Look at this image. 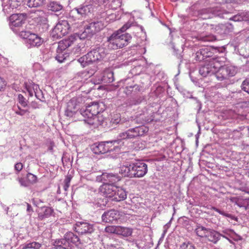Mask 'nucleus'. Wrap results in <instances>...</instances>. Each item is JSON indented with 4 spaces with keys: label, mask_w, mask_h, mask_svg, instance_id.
Masks as SVG:
<instances>
[{
    "label": "nucleus",
    "mask_w": 249,
    "mask_h": 249,
    "mask_svg": "<svg viewBox=\"0 0 249 249\" xmlns=\"http://www.w3.org/2000/svg\"><path fill=\"white\" fill-rule=\"evenodd\" d=\"M106 55L105 49L99 47L92 49L87 54L79 58L78 61L85 67L92 63L101 61Z\"/></svg>",
    "instance_id": "nucleus-1"
},
{
    "label": "nucleus",
    "mask_w": 249,
    "mask_h": 249,
    "mask_svg": "<svg viewBox=\"0 0 249 249\" xmlns=\"http://www.w3.org/2000/svg\"><path fill=\"white\" fill-rule=\"evenodd\" d=\"M132 39L129 34H121L118 32H114L108 38V46L112 49L116 50L126 46Z\"/></svg>",
    "instance_id": "nucleus-2"
},
{
    "label": "nucleus",
    "mask_w": 249,
    "mask_h": 249,
    "mask_svg": "<svg viewBox=\"0 0 249 249\" xmlns=\"http://www.w3.org/2000/svg\"><path fill=\"white\" fill-rule=\"evenodd\" d=\"M99 103H95L87 107L85 110L82 111L81 114L85 118L84 121L88 124L92 125L95 124V119L96 115L102 112V109L99 108Z\"/></svg>",
    "instance_id": "nucleus-3"
},
{
    "label": "nucleus",
    "mask_w": 249,
    "mask_h": 249,
    "mask_svg": "<svg viewBox=\"0 0 249 249\" xmlns=\"http://www.w3.org/2000/svg\"><path fill=\"white\" fill-rule=\"evenodd\" d=\"M80 243V239L73 232L66 233L63 238L58 240L57 246L63 249H71L74 246H78Z\"/></svg>",
    "instance_id": "nucleus-4"
},
{
    "label": "nucleus",
    "mask_w": 249,
    "mask_h": 249,
    "mask_svg": "<svg viewBox=\"0 0 249 249\" xmlns=\"http://www.w3.org/2000/svg\"><path fill=\"white\" fill-rule=\"evenodd\" d=\"M220 65V61L218 58H212L207 60L199 69V73L204 77L209 74H213L216 69Z\"/></svg>",
    "instance_id": "nucleus-5"
},
{
    "label": "nucleus",
    "mask_w": 249,
    "mask_h": 249,
    "mask_svg": "<svg viewBox=\"0 0 249 249\" xmlns=\"http://www.w3.org/2000/svg\"><path fill=\"white\" fill-rule=\"evenodd\" d=\"M236 73L235 69L231 66L224 65L222 66L220 62V65L216 69L214 74L218 80L223 81L227 79L230 77L234 76Z\"/></svg>",
    "instance_id": "nucleus-6"
},
{
    "label": "nucleus",
    "mask_w": 249,
    "mask_h": 249,
    "mask_svg": "<svg viewBox=\"0 0 249 249\" xmlns=\"http://www.w3.org/2000/svg\"><path fill=\"white\" fill-rule=\"evenodd\" d=\"M70 28L67 20H59L52 31V36L54 38H61L68 33Z\"/></svg>",
    "instance_id": "nucleus-7"
},
{
    "label": "nucleus",
    "mask_w": 249,
    "mask_h": 249,
    "mask_svg": "<svg viewBox=\"0 0 249 249\" xmlns=\"http://www.w3.org/2000/svg\"><path fill=\"white\" fill-rule=\"evenodd\" d=\"M19 36L22 38L26 39L27 43L32 47H38L43 43V40L40 36L30 31H21Z\"/></svg>",
    "instance_id": "nucleus-8"
},
{
    "label": "nucleus",
    "mask_w": 249,
    "mask_h": 249,
    "mask_svg": "<svg viewBox=\"0 0 249 249\" xmlns=\"http://www.w3.org/2000/svg\"><path fill=\"white\" fill-rule=\"evenodd\" d=\"M112 142H96L91 145V149L95 154H104L112 150Z\"/></svg>",
    "instance_id": "nucleus-9"
},
{
    "label": "nucleus",
    "mask_w": 249,
    "mask_h": 249,
    "mask_svg": "<svg viewBox=\"0 0 249 249\" xmlns=\"http://www.w3.org/2000/svg\"><path fill=\"white\" fill-rule=\"evenodd\" d=\"M27 18V15L25 13L12 14L9 17V24L11 28L13 29V27L22 26Z\"/></svg>",
    "instance_id": "nucleus-10"
},
{
    "label": "nucleus",
    "mask_w": 249,
    "mask_h": 249,
    "mask_svg": "<svg viewBox=\"0 0 249 249\" xmlns=\"http://www.w3.org/2000/svg\"><path fill=\"white\" fill-rule=\"evenodd\" d=\"M114 80V78L113 71L109 68H106L103 71L100 77L98 79L93 80V82L95 84H100L102 82L110 83Z\"/></svg>",
    "instance_id": "nucleus-11"
},
{
    "label": "nucleus",
    "mask_w": 249,
    "mask_h": 249,
    "mask_svg": "<svg viewBox=\"0 0 249 249\" xmlns=\"http://www.w3.org/2000/svg\"><path fill=\"white\" fill-rule=\"evenodd\" d=\"M75 231L81 234H91L94 231L93 224L87 222H77L75 226Z\"/></svg>",
    "instance_id": "nucleus-12"
},
{
    "label": "nucleus",
    "mask_w": 249,
    "mask_h": 249,
    "mask_svg": "<svg viewBox=\"0 0 249 249\" xmlns=\"http://www.w3.org/2000/svg\"><path fill=\"white\" fill-rule=\"evenodd\" d=\"M78 38V35H73L67 39L61 40L58 42L57 51H65L68 47L73 44Z\"/></svg>",
    "instance_id": "nucleus-13"
},
{
    "label": "nucleus",
    "mask_w": 249,
    "mask_h": 249,
    "mask_svg": "<svg viewBox=\"0 0 249 249\" xmlns=\"http://www.w3.org/2000/svg\"><path fill=\"white\" fill-rule=\"evenodd\" d=\"M117 190V186L104 183L100 187V192L104 196L112 198L115 194V190Z\"/></svg>",
    "instance_id": "nucleus-14"
},
{
    "label": "nucleus",
    "mask_w": 249,
    "mask_h": 249,
    "mask_svg": "<svg viewBox=\"0 0 249 249\" xmlns=\"http://www.w3.org/2000/svg\"><path fill=\"white\" fill-rule=\"evenodd\" d=\"M147 165L143 162L134 163V178H141L147 173Z\"/></svg>",
    "instance_id": "nucleus-15"
},
{
    "label": "nucleus",
    "mask_w": 249,
    "mask_h": 249,
    "mask_svg": "<svg viewBox=\"0 0 249 249\" xmlns=\"http://www.w3.org/2000/svg\"><path fill=\"white\" fill-rule=\"evenodd\" d=\"M104 24L102 21L91 22L87 26L84 33L89 34V36H90L99 32L104 28Z\"/></svg>",
    "instance_id": "nucleus-16"
},
{
    "label": "nucleus",
    "mask_w": 249,
    "mask_h": 249,
    "mask_svg": "<svg viewBox=\"0 0 249 249\" xmlns=\"http://www.w3.org/2000/svg\"><path fill=\"white\" fill-rule=\"evenodd\" d=\"M119 218V213L115 210H110L105 212L102 216V221L106 223H112Z\"/></svg>",
    "instance_id": "nucleus-17"
},
{
    "label": "nucleus",
    "mask_w": 249,
    "mask_h": 249,
    "mask_svg": "<svg viewBox=\"0 0 249 249\" xmlns=\"http://www.w3.org/2000/svg\"><path fill=\"white\" fill-rule=\"evenodd\" d=\"M101 180L104 183L113 185L120 180V177L117 174L104 173L100 177Z\"/></svg>",
    "instance_id": "nucleus-18"
},
{
    "label": "nucleus",
    "mask_w": 249,
    "mask_h": 249,
    "mask_svg": "<svg viewBox=\"0 0 249 249\" xmlns=\"http://www.w3.org/2000/svg\"><path fill=\"white\" fill-rule=\"evenodd\" d=\"M119 172L124 177L134 178V163L123 165L120 167Z\"/></svg>",
    "instance_id": "nucleus-19"
},
{
    "label": "nucleus",
    "mask_w": 249,
    "mask_h": 249,
    "mask_svg": "<svg viewBox=\"0 0 249 249\" xmlns=\"http://www.w3.org/2000/svg\"><path fill=\"white\" fill-rule=\"evenodd\" d=\"M147 131L148 129L144 126L136 127L127 130L129 139L142 136Z\"/></svg>",
    "instance_id": "nucleus-20"
},
{
    "label": "nucleus",
    "mask_w": 249,
    "mask_h": 249,
    "mask_svg": "<svg viewBox=\"0 0 249 249\" xmlns=\"http://www.w3.org/2000/svg\"><path fill=\"white\" fill-rule=\"evenodd\" d=\"M54 213L53 209L51 207H42L38 213V219L39 220H43L48 218L53 215Z\"/></svg>",
    "instance_id": "nucleus-21"
},
{
    "label": "nucleus",
    "mask_w": 249,
    "mask_h": 249,
    "mask_svg": "<svg viewBox=\"0 0 249 249\" xmlns=\"http://www.w3.org/2000/svg\"><path fill=\"white\" fill-rule=\"evenodd\" d=\"M216 32L220 35L227 34L231 32L233 27L231 23H227L225 24H218L215 26Z\"/></svg>",
    "instance_id": "nucleus-22"
},
{
    "label": "nucleus",
    "mask_w": 249,
    "mask_h": 249,
    "mask_svg": "<svg viewBox=\"0 0 249 249\" xmlns=\"http://www.w3.org/2000/svg\"><path fill=\"white\" fill-rule=\"evenodd\" d=\"M221 234L218 232L208 229L206 233L205 238L209 241L216 243L220 239Z\"/></svg>",
    "instance_id": "nucleus-23"
},
{
    "label": "nucleus",
    "mask_w": 249,
    "mask_h": 249,
    "mask_svg": "<svg viewBox=\"0 0 249 249\" xmlns=\"http://www.w3.org/2000/svg\"><path fill=\"white\" fill-rule=\"evenodd\" d=\"M126 198V193L124 190L121 187H117L115 190V194L112 197V200L115 201H120Z\"/></svg>",
    "instance_id": "nucleus-24"
},
{
    "label": "nucleus",
    "mask_w": 249,
    "mask_h": 249,
    "mask_svg": "<svg viewBox=\"0 0 249 249\" xmlns=\"http://www.w3.org/2000/svg\"><path fill=\"white\" fill-rule=\"evenodd\" d=\"M133 230L131 228L117 226L116 234L122 235L124 237H128L131 235Z\"/></svg>",
    "instance_id": "nucleus-25"
},
{
    "label": "nucleus",
    "mask_w": 249,
    "mask_h": 249,
    "mask_svg": "<svg viewBox=\"0 0 249 249\" xmlns=\"http://www.w3.org/2000/svg\"><path fill=\"white\" fill-rule=\"evenodd\" d=\"M91 5H87L77 9L76 11L78 14L81 17H85L91 12Z\"/></svg>",
    "instance_id": "nucleus-26"
},
{
    "label": "nucleus",
    "mask_w": 249,
    "mask_h": 249,
    "mask_svg": "<svg viewBox=\"0 0 249 249\" xmlns=\"http://www.w3.org/2000/svg\"><path fill=\"white\" fill-rule=\"evenodd\" d=\"M63 6L61 4L55 1L51 2L48 5L49 10L57 12L62 9Z\"/></svg>",
    "instance_id": "nucleus-27"
},
{
    "label": "nucleus",
    "mask_w": 249,
    "mask_h": 249,
    "mask_svg": "<svg viewBox=\"0 0 249 249\" xmlns=\"http://www.w3.org/2000/svg\"><path fill=\"white\" fill-rule=\"evenodd\" d=\"M57 54L55 57L56 59L59 62H63L67 57L69 56V54L65 51H57Z\"/></svg>",
    "instance_id": "nucleus-28"
},
{
    "label": "nucleus",
    "mask_w": 249,
    "mask_h": 249,
    "mask_svg": "<svg viewBox=\"0 0 249 249\" xmlns=\"http://www.w3.org/2000/svg\"><path fill=\"white\" fill-rule=\"evenodd\" d=\"M45 0H28L27 5L30 7H38L42 6Z\"/></svg>",
    "instance_id": "nucleus-29"
},
{
    "label": "nucleus",
    "mask_w": 249,
    "mask_h": 249,
    "mask_svg": "<svg viewBox=\"0 0 249 249\" xmlns=\"http://www.w3.org/2000/svg\"><path fill=\"white\" fill-rule=\"evenodd\" d=\"M200 54H202L204 60L208 57H212L213 53L211 51L210 49L208 47H205L201 49Z\"/></svg>",
    "instance_id": "nucleus-30"
},
{
    "label": "nucleus",
    "mask_w": 249,
    "mask_h": 249,
    "mask_svg": "<svg viewBox=\"0 0 249 249\" xmlns=\"http://www.w3.org/2000/svg\"><path fill=\"white\" fill-rule=\"evenodd\" d=\"M208 229H206L203 227H198L196 230V234L201 237L205 238L206 233Z\"/></svg>",
    "instance_id": "nucleus-31"
},
{
    "label": "nucleus",
    "mask_w": 249,
    "mask_h": 249,
    "mask_svg": "<svg viewBox=\"0 0 249 249\" xmlns=\"http://www.w3.org/2000/svg\"><path fill=\"white\" fill-rule=\"evenodd\" d=\"M22 1L20 0H9L8 5L12 9H16L21 4Z\"/></svg>",
    "instance_id": "nucleus-32"
},
{
    "label": "nucleus",
    "mask_w": 249,
    "mask_h": 249,
    "mask_svg": "<svg viewBox=\"0 0 249 249\" xmlns=\"http://www.w3.org/2000/svg\"><path fill=\"white\" fill-rule=\"evenodd\" d=\"M26 178L28 181L30 183L35 184L37 181V177L32 173H28L27 174Z\"/></svg>",
    "instance_id": "nucleus-33"
},
{
    "label": "nucleus",
    "mask_w": 249,
    "mask_h": 249,
    "mask_svg": "<svg viewBox=\"0 0 249 249\" xmlns=\"http://www.w3.org/2000/svg\"><path fill=\"white\" fill-rule=\"evenodd\" d=\"M241 89L249 94V79H246L242 83Z\"/></svg>",
    "instance_id": "nucleus-34"
},
{
    "label": "nucleus",
    "mask_w": 249,
    "mask_h": 249,
    "mask_svg": "<svg viewBox=\"0 0 249 249\" xmlns=\"http://www.w3.org/2000/svg\"><path fill=\"white\" fill-rule=\"evenodd\" d=\"M117 226H108L106 227L105 231L106 232L116 234Z\"/></svg>",
    "instance_id": "nucleus-35"
},
{
    "label": "nucleus",
    "mask_w": 249,
    "mask_h": 249,
    "mask_svg": "<svg viewBox=\"0 0 249 249\" xmlns=\"http://www.w3.org/2000/svg\"><path fill=\"white\" fill-rule=\"evenodd\" d=\"M71 178L70 176H66L64 179V185L63 188L65 191H67L70 186V182L71 181Z\"/></svg>",
    "instance_id": "nucleus-36"
},
{
    "label": "nucleus",
    "mask_w": 249,
    "mask_h": 249,
    "mask_svg": "<svg viewBox=\"0 0 249 249\" xmlns=\"http://www.w3.org/2000/svg\"><path fill=\"white\" fill-rule=\"evenodd\" d=\"M179 249H195V248L192 243L184 242L180 245Z\"/></svg>",
    "instance_id": "nucleus-37"
},
{
    "label": "nucleus",
    "mask_w": 249,
    "mask_h": 249,
    "mask_svg": "<svg viewBox=\"0 0 249 249\" xmlns=\"http://www.w3.org/2000/svg\"><path fill=\"white\" fill-rule=\"evenodd\" d=\"M18 101L19 103L23 107H25L27 106V104L26 102V99L21 94H19L18 95Z\"/></svg>",
    "instance_id": "nucleus-38"
},
{
    "label": "nucleus",
    "mask_w": 249,
    "mask_h": 249,
    "mask_svg": "<svg viewBox=\"0 0 249 249\" xmlns=\"http://www.w3.org/2000/svg\"><path fill=\"white\" fill-rule=\"evenodd\" d=\"M75 103L73 101H70L68 103L67 105V110L71 112H72L75 110Z\"/></svg>",
    "instance_id": "nucleus-39"
},
{
    "label": "nucleus",
    "mask_w": 249,
    "mask_h": 249,
    "mask_svg": "<svg viewBox=\"0 0 249 249\" xmlns=\"http://www.w3.org/2000/svg\"><path fill=\"white\" fill-rule=\"evenodd\" d=\"M201 39L203 41L212 42L216 40L215 36L213 35H209L205 36H202Z\"/></svg>",
    "instance_id": "nucleus-40"
},
{
    "label": "nucleus",
    "mask_w": 249,
    "mask_h": 249,
    "mask_svg": "<svg viewBox=\"0 0 249 249\" xmlns=\"http://www.w3.org/2000/svg\"><path fill=\"white\" fill-rule=\"evenodd\" d=\"M121 120V117L120 114H115L111 119V122L112 124H117Z\"/></svg>",
    "instance_id": "nucleus-41"
},
{
    "label": "nucleus",
    "mask_w": 249,
    "mask_h": 249,
    "mask_svg": "<svg viewBox=\"0 0 249 249\" xmlns=\"http://www.w3.org/2000/svg\"><path fill=\"white\" fill-rule=\"evenodd\" d=\"M211 209L215 211V212L218 213H220V214H221L223 216H225L227 217H230V218L231 217V214H229V213H226L223 211H222L214 207H212Z\"/></svg>",
    "instance_id": "nucleus-42"
},
{
    "label": "nucleus",
    "mask_w": 249,
    "mask_h": 249,
    "mask_svg": "<svg viewBox=\"0 0 249 249\" xmlns=\"http://www.w3.org/2000/svg\"><path fill=\"white\" fill-rule=\"evenodd\" d=\"M23 167V165L21 162H17L15 164L14 168L15 170L18 172L19 173L21 171Z\"/></svg>",
    "instance_id": "nucleus-43"
},
{
    "label": "nucleus",
    "mask_w": 249,
    "mask_h": 249,
    "mask_svg": "<svg viewBox=\"0 0 249 249\" xmlns=\"http://www.w3.org/2000/svg\"><path fill=\"white\" fill-rule=\"evenodd\" d=\"M6 85V82L2 78L0 77V91L4 89Z\"/></svg>",
    "instance_id": "nucleus-44"
},
{
    "label": "nucleus",
    "mask_w": 249,
    "mask_h": 249,
    "mask_svg": "<svg viewBox=\"0 0 249 249\" xmlns=\"http://www.w3.org/2000/svg\"><path fill=\"white\" fill-rule=\"evenodd\" d=\"M200 52H201V49H199L196 53V60L199 61H201L204 60L202 54H200Z\"/></svg>",
    "instance_id": "nucleus-45"
},
{
    "label": "nucleus",
    "mask_w": 249,
    "mask_h": 249,
    "mask_svg": "<svg viewBox=\"0 0 249 249\" xmlns=\"http://www.w3.org/2000/svg\"><path fill=\"white\" fill-rule=\"evenodd\" d=\"M32 249H39L41 247V244L37 242H31Z\"/></svg>",
    "instance_id": "nucleus-46"
},
{
    "label": "nucleus",
    "mask_w": 249,
    "mask_h": 249,
    "mask_svg": "<svg viewBox=\"0 0 249 249\" xmlns=\"http://www.w3.org/2000/svg\"><path fill=\"white\" fill-rule=\"evenodd\" d=\"M19 110L16 111V113L18 115L23 116L27 112H28L27 110L21 109L19 107H18Z\"/></svg>",
    "instance_id": "nucleus-47"
},
{
    "label": "nucleus",
    "mask_w": 249,
    "mask_h": 249,
    "mask_svg": "<svg viewBox=\"0 0 249 249\" xmlns=\"http://www.w3.org/2000/svg\"><path fill=\"white\" fill-rule=\"evenodd\" d=\"M120 137L123 139H129L128 131H126L120 134Z\"/></svg>",
    "instance_id": "nucleus-48"
},
{
    "label": "nucleus",
    "mask_w": 249,
    "mask_h": 249,
    "mask_svg": "<svg viewBox=\"0 0 249 249\" xmlns=\"http://www.w3.org/2000/svg\"><path fill=\"white\" fill-rule=\"evenodd\" d=\"M27 204V212L28 213L29 215H31L32 213L34 212L33 209L31 205L28 203H26Z\"/></svg>",
    "instance_id": "nucleus-49"
},
{
    "label": "nucleus",
    "mask_w": 249,
    "mask_h": 249,
    "mask_svg": "<svg viewBox=\"0 0 249 249\" xmlns=\"http://www.w3.org/2000/svg\"><path fill=\"white\" fill-rule=\"evenodd\" d=\"M242 18L240 16L236 15L233 16L232 18H231L230 19L233 20L234 21H240L241 20Z\"/></svg>",
    "instance_id": "nucleus-50"
},
{
    "label": "nucleus",
    "mask_w": 249,
    "mask_h": 249,
    "mask_svg": "<svg viewBox=\"0 0 249 249\" xmlns=\"http://www.w3.org/2000/svg\"><path fill=\"white\" fill-rule=\"evenodd\" d=\"M31 242L23 245L22 249H32Z\"/></svg>",
    "instance_id": "nucleus-51"
},
{
    "label": "nucleus",
    "mask_w": 249,
    "mask_h": 249,
    "mask_svg": "<svg viewBox=\"0 0 249 249\" xmlns=\"http://www.w3.org/2000/svg\"><path fill=\"white\" fill-rule=\"evenodd\" d=\"M126 31V30L124 28V27L123 26L116 32H118L119 33H121V34H127V33H125Z\"/></svg>",
    "instance_id": "nucleus-52"
},
{
    "label": "nucleus",
    "mask_w": 249,
    "mask_h": 249,
    "mask_svg": "<svg viewBox=\"0 0 249 249\" xmlns=\"http://www.w3.org/2000/svg\"><path fill=\"white\" fill-rule=\"evenodd\" d=\"M130 24L129 23H126L124 25L123 27L125 29V30H127L130 27Z\"/></svg>",
    "instance_id": "nucleus-53"
},
{
    "label": "nucleus",
    "mask_w": 249,
    "mask_h": 249,
    "mask_svg": "<svg viewBox=\"0 0 249 249\" xmlns=\"http://www.w3.org/2000/svg\"><path fill=\"white\" fill-rule=\"evenodd\" d=\"M95 71H96V69H95L94 70H92L90 71H87V73H88L89 74V76H90V75H92L93 73H94Z\"/></svg>",
    "instance_id": "nucleus-54"
},
{
    "label": "nucleus",
    "mask_w": 249,
    "mask_h": 249,
    "mask_svg": "<svg viewBox=\"0 0 249 249\" xmlns=\"http://www.w3.org/2000/svg\"><path fill=\"white\" fill-rule=\"evenodd\" d=\"M141 102H142V99H138V100H136V102H135V103H134V105L139 104L141 103Z\"/></svg>",
    "instance_id": "nucleus-55"
},
{
    "label": "nucleus",
    "mask_w": 249,
    "mask_h": 249,
    "mask_svg": "<svg viewBox=\"0 0 249 249\" xmlns=\"http://www.w3.org/2000/svg\"><path fill=\"white\" fill-rule=\"evenodd\" d=\"M237 198L236 197H231L230 198V200L231 201H232V202H235V203H237Z\"/></svg>",
    "instance_id": "nucleus-56"
},
{
    "label": "nucleus",
    "mask_w": 249,
    "mask_h": 249,
    "mask_svg": "<svg viewBox=\"0 0 249 249\" xmlns=\"http://www.w3.org/2000/svg\"><path fill=\"white\" fill-rule=\"evenodd\" d=\"M210 18V16H208V17H207V18ZM205 18V19H206V18Z\"/></svg>",
    "instance_id": "nucleus-57"
},
{
    "label": "nucleus",
    "mask_w": 249,
    "mask_h": 249,
    "mask_svg": "<svg viewBox=\"0 0 249 249\" xmlns=\"http://www.w3.org/2000/svg\"><path fill=\"white\" fill-rule=\"evenodd\" d=\"M52 149H53V147H51L50 148V150H52Z\"/></svg>",
    "instance_id": "nucleus-58"
},
{
    "label": "nucleus",
    "mask_w": 249,
    "mask_h": 249,
    "mask_svg": "<svg viewBox=\"0 0 249 249\" xmlns=\"http://www.w3.org/2000/svg\"><path fill=\"white\" fill-rule=\"evenodd\" d=\"M34 201H35V199H33V202H34Z\"/></svg>",
    "instance_id": "nucleus-59"
}]
</instances>
